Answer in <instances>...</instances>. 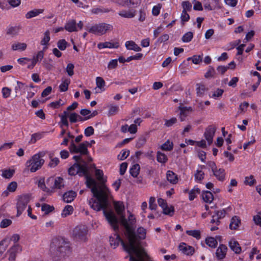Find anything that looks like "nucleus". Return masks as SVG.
<instances>
[{
    "mask_svg": "<svg viewBox=\"0 0 261 261\" xmlns=\"http://www.w3.org/2000/svg\"><path fill=\"white\" fill-rule=\"evenodd\" d=\"M159 205L162 208L164 214L169 216H172L174 214V207L172 205H168L167 202L162 198L158 199Z\"/></svg>",
    "mask_w": 261,
    "mask_h": 261,
    "instance_id": "obj_12",
    "label": "nucleus"
},
{
    "mask_svg": "<svg viewBox=\"0 0 261 261\" xmlns=\"http://www.w3.org/2000/svg\"><path fill=\"white\" fill-rule=\"evenodd\" d=\"M140 166L138 164L134 165L130 169L129 172L133 177H137L139 173Z\"/></svg>",
    "mask_w": 261,
    "mask_h": 261,
    "instance_id": "obj_51",
    "label": "nucleus"
},
{
    "mask_svg": "<svg viewBox=\"0 0 261 261\" xmlns=\"http://www.w3.org/2000/svg\"><path fill=\"white\" fill-rule=\"evenodd\" d=\"M216 128L214 126L207 127L204 132V136L208 145H211L213 141V138L215 136Z\"/></svg>",
    "mask_w": 261,
    "mask_h": 261,
    "instance_id": "obj_17",
    "label": "nucleus"
},
{
    "mask_svg": "<svg viewBox=\"0 0 261 261\" xmlns=\"http://www.w3.org/2000/svg\"><path fill=\"white\" fill-rule=\"evenodd\" d=\"M43 12V9H34L29 11L25 14V17L28 19L38 16L39 14L42 13Z\"/></svg>",
    "mask_w": 261,
    "mask_h": 261,
    "instance_id": "obj_40",
    "label": "nucleus"
},
{
    "mask_svg": "<svg viewBox=\"0 0 261 261\" xmlns=\"http://www.w3.org/2000/svg\"><path fill=\"white\" fill-rule=\"evenodd\" d=\"M42 137V135L41 133H35L32 135L30 141V143L31 144L35 143L37 140H40Z\"/></svg>",
    "mask_w": 261,
    "mask_h": 261,
    "instance_id": "obj_61",
    "label": "nucleus"
},
{
    "mask_svg": "<svg viewBox=\"0 0 261 261\" xmlns=\"http://www.w3.org/2000/svg\"><path fill=\"white\" fill-rule=\"evenodd\" d=\"M38 186L42 191L46 193H49L52 191L50 187L47 185L46 181H45L44 178H40L39 179Z\"/></svg>",
    "mask_w": 261,
    "mask_h": 261,
    "instance_id": "obj_32",
    "label": "nucleus"
},
{
    "mask_svg": "<svg viewBox=\"0 0 261 261\" xmlns=\"http://www.w3.org/2000/svg\"><path fill=\"white\" fill-rule=\"evenodd\" d=\"M82 115V121L89 120L97 115L98 112L95 110L91 112L90 110L86 109H82L80 112Z\"/></svg>",
    "mask_w": 261,
    "mask_h": 261,
    "instance_id": "obj_19",
    "label": "nucleus"
},
{
    "mask_svg": "<svg viewBox=\"0 0 261 261\" xmlns=\"http://www.w3.org/2000/svg\"><path fill=\"white\" fill-rule=\"evenodd\" d=\"M178 249L182 253L187 255H191L195 251V249L192 246L185 243H181L179 245Z\"/></svg>",
    "mask_w": 261,
    "mask_h": 261,
    "instance_id": "obj_20",
    "label": "nucleus"
},
{
    "mask_svg": "<svg viewBox=\"0 0 261 261\" xmlns=\"http://www.w3.org/2000/svg\"><path fill=\"white\" fill-rule=\"evenodd\" d=\"M142 120L138 118L134 120V123L128 126L125 124L121 127V131L123 133L129 132L131 134H135L137 132L138 126L140 125Z\"/></svg>",
    "mask_w": 261,
    "mask_h": 261,
    "instance_id": "obj_11",
    "label": "nucleus"
},
{
    "mask_svg": "<svg viewBox=\"0 0 261 261\" xmlns=\"http://www.w3.org/2000/svg\"><path fill=\"white\" fill-rule=\"evenodd\" d=\"M61 117V122L59 123L61 128H62V130L59 135V137H63L65 133V129L64 127L65 126V111H64L63 114L61 115H60Z\"/></svg>",
    "mask_w": 261,
    "mask_h": 261,
    "instance_id": "obj_41",
    "label": "nucleus"
},
{
    "mask_svg": "<svg viewBox=\"0 0 261 261\" xmlns=\"http://www.w3.org/2000/svg\"><path fill=\"white\" fill-rule=\"evenodd\" d=\"M136 233L139 239L143 240L145 239L146 230L144 228L142 227H139L137 229Z\"/></svg>",
    "mask_w": 261,
    "mask_h": 261,
    "instance_id": "obj_49",
    "label": "nucleus"
},
{
    "mask_svg": "<svg viewBox=\"0 0 261 261\" xmlns=\"http://www.w3.org/2000/svg\"><path fill=\"white\" fill-rule=\"evenodd\" d=\"M129 151L128 150H122L120 153L118 154L117 158L118 159L122 161L126 159V158L129 155Z\"/></svg>",
    "mask_w": 261,
    "mask_h": 261,
    "instance_id": "obj_59",
    "label": "nucleus"
},
{
    "mask_svg": "<svg viewBox=\"0 0 261 261\" xmlns=\"http://www.w3.org/2000/svg\"><path fill=\"white\" fill-rule=\"evenodd\" d=\"M127 240V243L125 244L116 233L110 237V243L112 247L116 248L121 243L124 250L129 253V261H152L140 243H137L136 249L134 250L131 248L130 242Z\"/></svg>",
    "mask_w": 261,
    "mask_h": 261,
    "instance_id": "obj_2",
    "label": "nucleus"
},
{
    "mask_svg": "<svg viewBox=\"0 0 261 261\" xmlns=\"http://www.w3.org/2000/svg\"><path fill=\"white\" fill-rule=\"evenodd\" d=\"M88 233L87 228L83 226L75 227L73 230L72 235L77 241L85 242L88 239Z\"/></svg>",
    "mask_w": 261,
    "mask_h": 261,
    "instance_id": "obj_6",
    "label": "nucleus"
},
{
    "mask_svg": "<svg viewBox=\"0 0 261 261\" xmlns=\"http://www.w3.org/2000/svg\"><path fill=\"white\" fill-rule=\"evenodd\" d=\"M226 212L225 209H222L216 211L214 215L212 216L211 220V223H215L216 225H219L220 223V219L224 218L226 216Z\"/></svg>",
    "mask_w": 261,
    "mask_h": 261,
    "instance_id": "obj_16",
    "label": "nucleus"
},
{
    "mask_svg": "<svg viewBox=\"0 0 261 261\" xmlns=\"http://www.w3.org/2000/svg\"><path fill=\"white\" fill-rule=\"evenodd\" d=\"M46 184L50 187L51 190L55 189H62L64 187L65 182L64 178L61 177L59 176L55 178L50 177L47 179Z\"/></svg>",
    "mask_w": 261,
    "mask_h": 261,
    "instance_id": "obj_9",
    "label": "nucleus"
},
{
    "mask_svg": "<svg viewBox=\"0 0 261 261\" xmlns=\"http://www.w3.org/2000/svg\"><path fill=\"white\" fill-rule=\"evenodd\" d=\"M31 198L30 195H23L19 197L17 203V216H19L26 208L28 203Z\"/></svg>",
    "mask_w": 261,
    "mask_h": 261,
    "instance_id": "obj_7",
    "label": "nucleus"
},
{
    "mask_svg": "<svg viewBox=\"0 0 261 261\" xmlns=\"http://www.w3.org/2000/svg\"><path fill=\"white\" fill-rule=\"evenodd\" d=\"M156 160L158 162L165 164L168 161V157L165 153L158 151L156 153Z\"/></svg>",
    "mask_w": 261,
    "mask_h": 261,
    "instance_id": "obj_43",
    "label": "nucleus"
},
{
    "mask_svg": "<svg viewBox=\"0 0 261 261\" xmlns=\"http://www.w3.org/2000/svg\"><path fill=\"white\" fill-rule=\"evenodd\" d=\"M202 200L207 203H211L214 200V196L212 192L208 191H203L201 194Z\"/></svg>",
    "mask_w": 261,
    "mask_h": 261,
    "instance_id": "obj_31",
    "label": "nucleus"
},
{
    "mask_svg": "<svg viewBox=\"0 0 261 261\" xmlns=\"http://www.w3.org/2000/svg\"><path fill=\"white\" fill-rule=\"evenodd\" d=\"M50 40V36H49V32L48 31H46L44 33V37L41 41V44L46 46L48 42Z\"/></svg>",
    "mask_w": 261,
    "mask_h": 261,
    "instance_id": "obj_57",
    "label": "nucleus"
},
{
    "mask_svg": "<svg viewBox=\"0 0 261 261\" xmlns=\"http://www.w3.org/2000/svg\"><path fill=\"white\" fill-rule=\"evenodd\" d=\"M90 146V144L88 141H85L79 144V146L76 145L72 141L71 144L69 146V150L71 152L80 153L82 154H87L88 153V147Z\"/></svg>",
    "mask_w": 261,
    "mask_h": 261,
    "instance_id": "obj_8",
    "label": "nucleus"
},
{
    "mask_svg": "<svg viewBox=\"0 0 261 261\" xmlns=\"http://www.w3.org/2000/svg\"><path fill=\"white\" fill-rule=\"evenodd\" d=\"M179 109L180 110L179 117L181 121H184L186 117L193 111V109L191 107H179Z\"/></svg>",
    "mask_w": 261,
    "mask_h": 261,
    "instance_id": "obj_25",
    "label": "nucleus"
},
{
    "mask_svg": "<svg viewBox=\"0 0 261 261\" xmlns=\"http://www.w3.org/2000/svg\"><path fill=\"white\" fill-rule=\"evenodd\" d=\"M241 224V220L238 216H234L230 219L229 228L231 230H237Z\"/></svg>",
    "mask_w": 261,
    "mask_h": 261,
    "instance_id": "obj_29",
    "label": "nucleus"
},
{
    "mask_svg": "<svg viewBox=\"0 0 261 261\" xmlns=\"http://www.w3.org/2000/svg\"><path fill=\"white\" fill-rule=\"evenodd\" d=\"M12 49L13 50L23 51L27 47L25 43L15 42L12 44Z\"/></svg>",
    "mask_w": 261,
    "mask_h": 261,
    "instance_id": "obj_37",
    "label": "nucleus"
},
{
    "mask_svg": "<svg viewBox=\"0 0 261 261\" xmlns=\"http://www.w3.org/2000/svg\"><path fill=\"white\" fill-rule=\"evenodd\" d=\"M54 210L53 206L47 204H43L41 205V211L45 214H48Z\"/></svg>",
    "mask_w": 261,
    "mask_h": 261,
    "instance_id": "obj_53",
    "label": "nucleus"
},
{
    "mask_svg": "<svg viewBox=\"0 0 261 261\" xmlns=\"http://www.w3.org/2000/svg\"><path fill=\"white\" fill-rule=\"evenodd\" d=\"M86 183L88 187H91V190L95 188L96 190H98L96 182L94 179L88 175H86Z\"/></svg>",
    "mask_w": 261,
    "mask_h": 261,
    "instance_id": "obj_38",
    "label": "nucleus"
},
{
    "mask_svg": "<svg viewBox=\"0 0 261 261\" xmlns=\"http://www.w3.org/2000/svg\"><path fill=\"white\" fill-rule=\"evenodd\" d=\"M1 172V175L3 178L9 179L13 176L15 170L12 169H4L2 170Z\"/></svg>",
    "mask_w": 261,
    "mask_h": 261,
    "instance_id": "obj_36",
    "label": "nucleus"
},
{
    "mask_svg": "<svg viewBox=\"0 0 261 261\" xmlns=\"http://www.w3.org/2000/svg\"><path fill=\"white\" fill-rule=\"evenodd\" d=\"M147 15V10L145 8H141L138 11V19L140 22L145 21Z\"/></svg>",
    "mask_w": 261,
    "mask_h": 261,
    "instance_id": "obj_39",
    "label": "nucleus"
},
{
    "mask_svg": "<svg viewBox=\"0 0 261 261\" xmlns=\"http://www.w3.org/2000/svg\"><path fill=\"white\" fill-rule=\"evenodd\" d=\"M119 43L118 42H100L97 44V47L99 49L103 48H118Z\"/></svg>",
    "mask_w": 261,
    "mask_h": 261,
    "instance_id": "obj_23",
    "label": "nucleus"
},
{
    "mask_svg": "<svg viewBox=\"0 0 261 261\" xmlns=\"http://www.w3.org/2000/svg\"><path fill=\"white\" fill-rule=\"evenodd\" d=\"M127 218H126L124 216L119 217V220H118V225L119 226V222H120L124 227L125 230V236L130 242L132 246L131 248L134 250L137 246V243H140L134 233V226L136 223V219L135 215L129 211H127ZM119 228L115 231H116Z\"/></svg>",
    "mask_w": 261,
    "mask_h": 261,
    "instance_id": "obj_3",
    "label": "nucleus"
},
{
    "mask_svg": "<svg viewBox=\"0 0 261 261\" xmlns=\"http://www.w3.org/2000/svg\"><path fill=\"white\" fill-rule=\"evenodd\" d=\"M253 221L256 225L261 227V212H258L253 217Z\"/></svg>",
    "mask_w": 261,
    "mask_h": 261,
    "instance_id": "obj_64",
    "label": "nucleus"
},
{
    "mask_svg": "<svg viewBox=\"0 0 261 261\" xmlns=\"http://www.w3.org/2000/svg\"><path fill=\"white\" fill-rule=\"evenodd\" d=\"M65 241L63 238H57L53 240L51 243V248L56 250L57 253H59L61 256H64Z\"/></svg>",
    "mask_w": 261,
    "mask_h": 261,
    "instance_id": "obj_10",
    "label": "nucleus"
},
{
    "mask_svg": "<svg viewBox=\"0 0 261 261\" xmlns=\"http://www.w3.org/2000/svg\"><path fill=\"white\" fill-rule=\"evenodd\" d=\"M91 192L96 199L92 198L90 200V207L96 211L103 210V213L109 224L114 230H117L118 225L116 216L114 212H107L105 210L108 204L107 199L111 195L109 189L105 185H102L99 190H96L94 188L91 190Z\"/></svg>",
    "mask_w": 261,
    "mask_h": 261,
    "instance_id": "obj_1",
    "label": "nucleus"
},
{
    "mask_svg": "<svg viewBox=\"0 0 261 261\" xmlns=\"http://www.w3.org/2000/svg\"><path fill=\"white\" fill-rule=\"evenodd\" d=\"M118 15L123 18H132L136 15V11L133 9L122 10L119 12Z\"/></svg>",
    "mask_w": 261,
    "mask_h": 261,
    "instance_id": "obj_28",
    "label": "nucleus"
},
{
    "mask_svg": "<svg viewBox=\"0 0 261 261\" xmlns=\"http://www.w3.org/2000/svg\"><path fill=\"white\" fill-rule=\"evenodd\" d=\"M205 242L206 245L211 248H215L218 244L217 240L212 237L206 238Z\"/></svg>",
    "mask_w": 261,
    "mask_h": 261,
    "instance_id": "obj_45",
    "label": "nucleus"
},
{
    "mask_svg": "<svg viewBox=\"0 0 261 261\" xmlns=\"http://www.w3.org/2000/svg\"><path fill=\"white\" fill-rule=\"evenodd\" d=\"M173 147V143L169 140H167L164 144H163L160 148L162 150L169 151L172 150Z\"/></svg>",
    "mask_w": 261,
    "mask_h": 261,
    "instance_id": "obj_42",
    "label": "nucleus"
},
{
    "mask_svg": "<svg viewBox=\"0 0 261 261\" xmlns=\"http://www.w3.org/2000/svg\"><path fill=\"white\" fill-rule=\"evenodd\" d=\"M213 173L218 180L223 181L225 179L226 172L223 168H217Z\"/></svg>",
    "mask_w": 261,
    "mask_h": 261,
    "instance_id": "obj_30",
    "label": "nucleus"
},
{
    "mask_svg": "<svg viewBox=\"0 0 261 261\" xmlns=\"http://www.w3.org/2000/svg\"><path fill=\"white\" fill-rule=\"evenodd\" d=\"M19 29L18 27H10L7 30V34L12 36H14L18 34Z\"/></svg>",
    "mask_w": 261,
    "mask_h": 261,
    "instance_id": "obj_60",
    "label": "nucleus"
},
{
    "mask_svg": "<svg viewBox=\"0 0 261 261\" xmlns=\"http://www.w3.org/2000/svg\"><path fill=\"white\" fill-rule=\"evenodd\" d=\"M76 196V194L73 191H69L66 192V202H71Z\"/></svg>",
    "mask_w": 261,
    "mask_h": 261,
    "instance_id": "obj_55",
    "label": "nucleus"
},
{
    "mask_svg": "<svg viewBox=\"0 0 261 261\" xmlns=\"http://www.w3.org/2000/svg\"><path fill=\"white\" fill-rule=\"evenodd\" d=\"M43 156V154L41 152L35 154L25 163L26 168L31 172H35L40 169L44 163Z\"/></svg>",
    "mask_w": 261,
    "mask_h": 261,
    "instance_id": "obj_4",
    "label": "nucleus"
},
{
    "mask_svg": "<svg viewBox=\"0 0 261 261\" xmlns=\"http://www.w3.org/2000/svg\"><path fill=\"white\" fill-rule=\"evenodd\" d=\"M68 118L71 122L74 123L78 121H82V117L75 113H72L68 115Z\"/></svg>",
    "mask_w": 261,
    "mask_h": 261,
    "instance_id": "obj_52",
    "label": "nucleus"
},
{
    "mask_svg": "<svg viewBox=\"0 0 261 261\" xmlns=\"http://www.w3.org/2000/svg\"><path fill=\"white\" fill-rule=\"evenodd\" d=\"M22 251V247L18 244H15L12 246L9 250V261H15L17 254L20 253Z\"/></svg>",
    "mask_w": 261,
    "mask_h": 261,
    "instance_id": "obj_18",
    "label": "nucleus"
},
{
    "mask_svg": "<svg viewBox=\"0 0 261 261\" xmlns=\"http://www.w3.org/2000/svg\"><path fill=\"white\" fill-rule=\"evenodd\" d=\"M244 182L246 185L252 186L256 183V180L252 175H250L245 177Z\"/></svg>",
    "mask_w": 261,
    "mask_h": 261,
    "instance_id": "obj_47",
    "label": "nucleus"
},
{
    "mask_svg": "<svg viewBox=\"0 0 261 261\" xmlns=\"http://www.w3.org/2000/svg\"><path fill=\"white\" fill-rule=\"evenodd\" d=\"M228 245L230 249L237 254H240L242 248L239 243L234 239H231L229 242Z\"/></svg>",
    "mask_w": 261,
    "mask_h": 261,
    "instance_id": "obj_27",
    "label": "nucleus"
},
{
    "mask_svg": "<svg viewBox=\"0 0 261 261\" xmlns=\"http://www.w3.org/2000/svg\"><path fill=\"white\" fill-rule=\"evenodd\" d=\"M113 29V27L111 24L102 22L91 26L88 29V32L96 35L101 36L112 31Z\"/></svg>",
    "mask_w": 261,
    "mask_h": 261,
    "instance_id": "obj_5",
    "label": "nucleus"
},
{
    "mask_svg": "<svg viewBox=\"0 0 261 261\" xmlns=\"http://www.w3.org/2000/svg\"><path fill=\"white\" fill-rule=\"evenodd\" d=\"M125 47L127 50H133L136 52H139L142 50V48L133 40L126 41Z\"/></svg>",
    "mask_w": 261,
    "mask_h": 261,
    "instance_id": "obj_26",
    "label": "nucleus"
},
{
    "mask_svg": "<svg viewBox=\"0 0 261 261\" xmlns=\"http://www.w3.org/2000/svg\"><path fill=\"white\" fill-rule=\"evenodd\" d=\"M223 92L224 90L223 89L217 88L212 92V94L210 95V97L215 99H217L222 96Z\"/></svg>",
    "mask_w": 261,
    "mask_h": 261,
    "instance_id": "obj_44",
    "label": "nucleus"
},
{
    "mask_svg": "<svg viewBox=\"0 0 261 261\" xmlns=\"http://www.w3.org/2000/svg\"><path fill=\"white\" fill-rule=\"evenodd\" d=\"M215 74H216V72H215V69L213 67L210 66L208 67L207 71L204 74V77L206 79L212 78L215 76Z\"/></svg>",
    "mask_w": 261,
    "mask_h": 261,
    "instance_id": "obj_54",
    "label": "nucleus"
},
{
    "mask_svg": "<svg viewBox=\"0 0 261 261\" xmlns=\"http://www.w3.org/2000/svg\"><path fill=\"white\" fill-rule=\"evenodd\" d=\"M113 206L116 213L119 217L124 216L125 207L123 202L120 201H114Z\"/></svg>",
    "mask_w": 261,
    "mask_h": 261,
    "instance_id": "obj_21",
    "label": "nucleus"
},
{
    "mask_svg": "<svg viewBox=\"0 0 261 261\" xmlns=\"http://www.w3.org/2000/svg\"><path fill=\"white\" fill-rule=\"evenodd\" d=\"M12 223V221L11 220L9 219H4L0 223V227L2 228H6L11 225Z\"/></svg>",
    "mask_w": 261,
    "mask_h": 261,
    "instance_id": "obj_63",
    "label": "nucleus"
},
{
    "mask_svg": "<svg viewBox=\"0 0 261 261\" xmlns=\"http://www.w3.org/2000/svg\"><path fill=\"white\" fill-rule=\"evenodd\" d=\"M84 24L82 21H80L77 24L74 19H70L66 23V31L69 32H77L79 30L82 29Z\"/></svg>",
    "mask_w": 261,
    "mask_h": 261,
    "instance_id": "obj_13",
    "label": "nucleus"
},
{
    "mask_svg": "<svg viewBox=\"0 0 261 261\" xmlns=\"http://www.w3.org/2000/svg\"><path fill=\"white\" fill-rule=\"evenodd\" d=\"M186 233L197 239H199L200 238V232L198 230H187Z\"/></svg>",
    "mask_w": 261,
    "mask_h": 261,
    "instance_id": "obj_56",
    "label": "nucleus"
},
{
    "mask_svg": "<svg viewBox=\"0 0 261 261\" xmlns=\"http://www.w3.org/2000/svg\"><path fill=\"white\" fill-rule=\"evenodd\" d=\"M9 244L8 238H5L0 242V258L2 257Z\"/></svg>",
    "mask_w": 261,
    "mask_h": 261,
    "instance_id": "obj_34",
    "label": "nucleus"
},
{
    "mask_svg": "<svg viewBox=\"0 0 261 261\" xmlns=\"http://www.w3.org/2000/svg\"><path fill=\"white\" fill-rule=\"evenodd\" d=\"M166 177L168 181L172 184H176L178 182L177 175L171 171H167Z\"/></svg>",
    "mask_w": 261,
    "mask_h": 261,
    "instance_id": "obj_33",
    "label": "nucleus"
},
{
    "mask_svg": "<svg viewBox=\"0 0 261 261\" xmlns=\"http://www.w3.org/2000/svg\"><path fill=\"white\" fill-rule=\"evenodd\" d=\"M200 190L197 187H194L189 193V199L190 200H193L196 198L197 194L199 193Z\"/></svg>",
    "mask_w": 261,
    "mask_h": 261,
    "instance_id": "obj_50",
    "label": "nucleus"
},
{
    "mask_svg": "<svg viewBox=\"0 0 261 261\" xmlns=\"http://www.w3.org/2000/svg\"><path fill=\"white\" fill-rule=\"evenodd\" d=\"M182 11H190L192 9V4L188 1H184L181 3Z\"/></svg>",
    "mask_w": 261,
    "mask_h": 261,
    "instance_id": "obj_58",
    "label": "nucleus"
},
{
    "mask_svg": "<svg viewBox=\"0 0 261 261\" xmlns=\"http://www.w3.org/2000/svg\"><path fill=\"white\" fill-rule=\"evenodd\" d=\"M96 93H101L105 90L106 82L101 77L98 76L96 78Z\"/></svg>",
    "mask_w": 261,
    "mask_h": 261,
    "instance_id": "obj_24",
    "label": "nucleus"
},
{
    "mask_svg": "<svg viewBox=\"0 0 261 261\" xmlns=\"http://www.w3.org/2000/svg\"><path fill=\"white\" fill-rule=\"evenodd\" d=\"M47 48L46 46H44L42 50L38 51L36 55L33 56L36 60L38 61H41L44 57V51Z\"/></svg>",
    "mask_w": 261,
    "mask_h": 261,
    "instance_id": "obj_62",
    "label": "nucleus"
},
{
    "mask_svg": "<svg viewBox=\"0 0 261 261\" xmlns=\"http://www.w3.org/2000/svg\"><path fill=\"white\" fill-rule=\"evenodd\" d=\"M193 38V33L192 32H188L186 33L181 38V40L184 43L190 42Z\"/></svg>",
    "mask_w": 261,
    "mask_h": 261,
    "instance_id": "obj_48",
    "label": "nucleus"
},
{
    "mask_svg": "<svg viewBox=\"0 0 261 261\" xmlns=\"http://www.w3.org/2000/svg\"><path fill=\"white\" fill-rule=\"evenodd\" d=\"M112 10L108 8H103L101 7L92 8L90 10V13L91 14L97 15L101 13H108Z\"/></svg>",
    "mask_w": 261,
    "mask_h": 261,
    "instance_id": "obj_35",
    "label": "nucleus"
},
{
    "mask_svg": "<svg viewBox=\"0 0 261 261\" xmlns=\"http://www.w3.org/2000/svg\"><path fill=\"white\" fill-rule=\"evenodd\" d=\"M141 0H117L115 3L120 7H137L141 4Z\"/></svg>",
    "mask_w": 261,
    "mask_h": 261,
    "instance_id": "obj_14",
    "label": "nucleus"
},
{
    "mask_svg": "<svg viewBox=\"0 0 261 261\" xmlns=\"http://www.w3.org/2000/svg\"><path fill=\"white\" fill-rule=\"evenodd\" d=\"M202 54L201 55H194L187 58V60L192 61L193 64L197 65L202 62Z\"/></svg>",
    "mask_w": 261,
    "mask_h": 261,
    "instance_id": "obj_46",
    "label": "nucleus"
},
{
    "mask_svg": "<svg viewBox=\"0 0 261 261\" xmlns=\"http://www.w3.org/2000/svg\"><path fill=\"white\" fill-rule=\"evenodd\" d=\"M227 251V247L223 244H220L216 251V256L218 260L224 259L226 255Z\"/></svg>",
    "mask_w": 261,
    "mask_h": 261,
    "instance_id": "obj_22",
    "label": "nucleus"
},
{
    "mask_svg": "<svg viewBox=\"0 0 261 261\" xmlns=\"http://www.w3.org/2000/svg\"><path fill=\"white\" fill-rule=\"evenodd\" d=\"M87 171V167L86 165L80 166L79 164H75L69 169L68 173L70 175H75L78 173L86 174Z\"/></svg>",
    "mask_w": 261,
    "mask_h": 261,
    "instance_id": "obj_15",
    "label": "nucleus"
}]
</instances>
